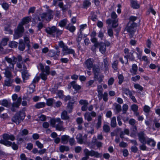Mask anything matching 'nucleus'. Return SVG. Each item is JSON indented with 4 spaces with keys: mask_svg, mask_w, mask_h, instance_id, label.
<instances>
[{
    "mask_svg": "<svg viewBox=\"0 0 160 160\" xmlns=\"http://www.w3.org/2000/svg\"><path fill=\"white\" fill-rule=\"evenodd\" d=\"M145 136V134L143 132H141L138 134L139 140L142 144L140 146V148L143 151L146 150V149L147 147L145 145L146 144L152 147H155L156 144V142L153 139L148 138V140H146Z\"/></svg>",
    "mask_w": 160,
    "mask_h": 160,
    "instance_id": "obj_1",
    "label": "nucleus"
},
{
    "mask_svg": "<svg viewBox=\"0 0 160 160\" xmlns=\"http://www.w3.org/2000/svg\"><path fill=\"white\" fill-rule=\"evenodd\" d=\"M30 18L29 17H27L23 19L21 23L18 25L17 29L15 31L14 34V39H18L22 36V34L24 32V28L23 26L28 23L30 21Z\"/></svg>",
    "mask_w": 160,
    "mask_h": 160,
    "instance_id": "obj_2",
    "label": "nucleus"
},
{
    "mask_svg": "<svg viewBox=\"0 0 160 160\" xmlns=\"http://www.w3.org/2000/svg\"><path fill=\"white\" fill-rule=\"evenodd\" d=\"M7 140H6L5 146L7 147L12 146V149L14 150H17L18 148V145L14 142H11L8 141L9 140L13 141L15 139V136L12 134H8Z\"/></svg>",
    "mask_w": 160,
    "mask_h": 160,
    "instance_id": "obj_3",
    "label": "nucleus"
},
{
    "mask_svg": "<svg viewBox=\"0 0 160 160\" xmlns=\"http://www.w3.org/2000/svg\"><path fill=\"white\" fill-rule=\"evenodd\" d=\"M45 31L48 34L51 35H53L54 33H56L57 36L61 35L63 32L62 30L59 29L55 26L47 27L45 29Z\"/></svg>",
    "mask_w": 160,
    "mask_h": 160,
    "instance_id": "obj_4",
    "label": "nucleus"
},
{
    "mask_svg": "<svg viewBox=\"0 0 160 160\" xmlns=\"http://www.w3.org/2000/svg\"><path fill=\"white\" fill-rule=\"evenodd\" d=\"M111 17L112 19H108L106 21L107 24L110 25L112 24V26L113 28H115L117 27L118 25V21L117 19V15L115 12H113L111 14Z\"/></svg>",
    "mask_w": 160,
    "mask_h": 160,
    "instance_id": "obj_5",
    "label": "nucleus"
},
{
    "mask_svg": "<svg viewBox=\"0 0 160 160\" xmlns=\"http://www.w3.org/2000/svg\"><path fill=\"white\" fill-rule=\"evenodd\" d=\"M25 116L21 112H17L12 118V121L17 124H19L24 118Z\"/></svg>",
    "mask_w": 160,
    "mask_h": 160,
    "instance_id": "obj_6",
    "label": "nucleus"
},
{
    "mask_svg": "<svg viewBox=\"0 0 160 160\" xmlns=\"http://www.w3.org/2000/svg\"><path fill=\"white\" fill-rule=\"evenodd\" d=\"M30 42V41H19L18 49L21 51H23L25 47L27 46L28 47L27 50H29L31 47Z\"/></svg>",
    "mask_w": 160,
    "mask_h": 160,
    "instance_id": "obj_7",
    "label": "nucleus"
},
{
    "mask_svg": "<svg viewBox=\"0 0 160 160\" xmlns=\"http://www.w3.org/2000/svg\"><path fill=\"white\" fill-rule=\"evenodd\" d=\"M137 26V24L132 22H129L128 24L127 27L128 31L130 32V37H132L133 33L135 30V28Z\"/></svg>",
    "mask_w": 160,
    "mask_h": 160,
    "instance_id": "obj_8",
    "label": "nucleus"
},
{
    "mask_svg": "<svg viewBox=\"0 0 160 160\" xmlns=\"http://www.w3.org/2000/svg\"><path fill=\"white\" fill-rule=\"evenodd\" d=\"M93 59L90 58H88L85 62L87 68L90 70L93 66Z\"/></svg>",
    "mask_w": 160,
    "mask_h": 160,
    "instance_id": "obj_9",
    "label": "nucleus"
},
{
    "mask_svg": "<svg viewBox=\"0 0 160 160\" xmlns=\"http://www.w3.org/2000/svg\"><path fill=\"white\" fill-rule=\"evenodd\" d=\"M99 45H98V48L99 52L102 54H105L106 51V45L103 43H99Z\"/></svg>",
    "mask_w": 160,
    "mask_h": 160,
    "instance_id": "obj_10",
    "label": "nucleus"
},
{
    "mask_svg": "<svg viewBox=\"0 0 160 160\" xmlns=\"http://www.w3.org/2000/svg\"><path fill=\"white\" fill-rule=\"evenodd\" d=\"M74 103V102H71L70 101H69L67 104V108L68 112L69 113H71L72 111Z\"/></svg>",
    "mask_w": 160,
    "mask_h": 160,
    "instance_id": "obj_11",
    "label": "nucleus"
},
{
    "mask_svg": "<svg viewBox=\"0 0 160 160\" xmlns=\"http://www.w3.org/2000/svg\"><path fill=\"white\" fill-rule=\"evenodd\" d=\"M125 94L127 95L128 93L126 92H128V95L129 96L130 98L132 100L133 102L136 103L137 102V100L135 97L132 95V92L131 91L129 90V89L126 88L125 89Z\"/></svg>",
    "mask_w": 160,
    "mask_h": 160,
    "instance_id": "obj_12",
    "label": "nucleus"
},
{
    "mask_svg": "<svg viewBox=\"0 0 160 160\" xmlns=\"http://www.w3.org/2000/svg\"><path fill=\"white\" fill-rule=\"evenodd\" d=\"M70 84L73 88L76 91H78L81 88V87L79 85L76 84V82L75 81H72L71 82Z\"/></svg>",
    "mask_w": 160,
    "mask_h": 160,
    "instance_id": "obj_13",
    "label": "nucleus"
},
{
    "mask_svg": "<svg viewBox=\"0 0 160 160\" xmlns=\"http://www.w3.org/2000/svg\"><path fill=\"white\" fill-rule=\"evenodd\" d=\"M90 156L91 157L94 156L96 158H101L102 156V153H99L97 151L93 150L90 151Z\"/></svg>",
    "mask_w": 160,
    "mask_h": 160,
    "instance_id": "obj_14",
    "label": "nucleus"
},
{
    "mask_svg": "<svg viewBox=\"0 0 160 160\" xmlns=\"http://www.w3.org/2000/svg\"><path fill=\"white\" fill-rule=\"evenodd\" d=\"M138 70V67L136 64L134 63L132 65L131 69L130 70V72L132 73L133 75L137 74V72Z\"/></svg>",
    "mask_w": 160,
    "mask_h": 160,
    "instance_id": "obj_15",
    "label": "nucleus"
},
{
    "mask_svg": "<svg viewBox=\"0 0 160 160\" xmlns=\"http://www.w3.org/2000/svg\"><path fill=\"white\" fill-rule=\"evenodd\" d=\"M94 44L91 48V50L94 52L96 51V48H98V45H99L98 41H91Z\"/></svg>",
    "mask_w": 160,
    "mask_h": 160,
    "instance_id": "obj_16",
    "label": "nucleus"
},
{
    "mask_svg": "<svg viewBox=\"0 0 160 160\" xmlns=\"http://www.w3.org/2000/svg\"><path fill=\"white\" fill-rule=\"evenodd\" d=\"M29 74L27 71H24L22 73V76L23 82H26V80H28L29 79Z\"/></svg>",
    "mask_w": 160,
    "mask_h": 160,
    "instance_id": "obj_17",
    "label": "nucleus"
},
{
    "mask_svg": "<svg viewBox=\"0 0 160 160\" xmlns=\"http://www.w3.org/2000/svg\"><path fill=\"white\" fill-rule=\"evenodd\" d=\"M133 53L134 52H130L129 53V54H127L124 57L127 60V62H128V59H129L131 61H134L135 60V57L133 55Z\"/></svg>",
    "mask_w": 160,
    "mask_h": 160,
    "instance_id": "obj_18",
    "label": "nucleus"
},
{
    "mask_svg": "<svg viewBox=\"0 0 160 160\" xmlns=\"http://www.w3.org/2000/svg\"><path fill=\"white\" fill-rule=\"evenodd\" d=\"M61 118L62 120H67L69 119V116L68 115L67 112L66 110L63 111L61 114Z\"/></svg>",
    "mask_w": 160,
    "mask_h": 160,
    "instance_id": "obj_19",
    "label": "nucleus"
},
{
    "mask_svg": "<svg viewBox=\"0 0 160 160\" xmlns=\"http://www.w3.org/2000/svg\"><path fill=\"white\" fill-rule=\"evenodd\" d=\"M55 100L53 98H50L46 99V104L48 106H52Z\"/></svg>",
    "mask_w": 160,
    "mask_h": 160,
    "instance_id": "obj_20",
    "label": "nucleus"
},
{
    "mask_svg": "<svg viewBox=\"0 0 160 160\" xmlns=\"http://www.w3.org/2000/svg\"><path fill=\"white\" fill-rule=\"evenodd\" d=\"M131 4L132 7L134 9H138L139 8L140 5L136 1L132 0L131 1Z\"/></svg>",
    "mask_w": 160,
    "mask_h": 160,
    "instance_id": "obj_21",
    "label": "nucleus"
},
{
    "mask_svg": "<svg viewBox=\"0 0 160 160\" xmlns=\"http://www.w3.org/2000/svg\"><path fill=\"white\" fill-rule=\"evenodd\" d=\"M70 137L67 135H63L61 137L62 142L63 143H66L69 141Z\"/></svg>",
    "mask_w": 160,
    "mask_h": 160,
    "instance_id": "obj_22",
    "label": "nucleus"
},
{
    "mask_svg": "<svg viewBox=\"0 0 160 160\" xmlns=\"http://www.w3.org/2000/svg\"><path fill=\"white\" fill-rule=\"evenodd\" d=\"M69 150V147L68 146L61 145L59 147V150L61 152H63L65 151H68Z\"/></svg>",
    "mask_w": 160,
    "mask_h": 160,
    "instance_id": "obj_23",
    "label": "nucleus"
},
{
    "mask_svg": "<svg viewBox=\"0 0 160 160\" xmlns=\"http://www.w3.org/2000/svg\"><path fill=\"white\" fill-rule=\"evenodd\" d=\"M91 5L90 2L88 0H84L83 2L82 8L86 9L89 7Z\"/></svg>",
    "mask_w": 160,
    "mask_h": 160,
    "instance_id": "obj_24",
    "label": "nucleus"
},
{
    "mask_svg": "<svg viewBox=\"0 0 160 160\" xmlns=\"http://www.w3.org/2000/svg\"><path fill=\"white\" fill-rule=\"evenodd\" d=\"M76 139L78 142L80 144H82L83 142V138L82 134L79 133L78 135L76 137Z\"/></svg>",
    "mask_w": 160,
    "mask_h": 160,
    "instance_id": "obj_25",
    "label": "nucleus"
},
{
    "mask_svg": "<svg viewBox=\"0 0 160 160\" xmlns=\"http://www.w3.org/2000/svg\"><path fill=\"white\" fill-rule=\"evenodd\" d=\"M46 103L44 102H40L37 103L35 105V107L37 109H39L45 107Z\"/></svg>",
    "mask_w": 160,
    "mask_h": 160,
    "instance_id": "obj_26",
    "label": "nucleus"
},
{
    "mask_svg": "<svg viewBox=\"0 0 160 160\" xmlns=\"http://www.w3.org/2000/svg\"><path fill=\"white\" fill-rule=\"evenodd\" d=\"M66 28L72 32H74L76 29L75 27L70 23L66 26Z\"/></svg>",
    "mask_w": 160,
    "mask_h": 160,
    "instance_id": "obj_27",
    "label": "nucleus"
},
{
    "mask_svg": "<svg viewBox=\"0 0 160 160\" xmlns=\"http://www.w3.org/2000/svg\"><path fill=\"white\" fill-rule=\"evenodd\" d=\"M8 133H4L2 135V137L3 139L0 140V143L5 145L6 140H7Z\"/></svg>",
    "mask_w": 160,
    "mask_h": 160,
    "instance_id": "obj_28",
    "label": "nucleus"
},
{
    "mask_svg": "<svg viewBox=\"0 0 160 160\" xmlns=\"http://www.w3.org/2000/svg\"><path fill=\"white\" fill-rule=\"evenodd\" d=\"M18 43L14 41H11L9 44V46L12 48H16L17 47Z\"/></svg>",
    "mask_w": 160,
    "mask_h": 160,
    "instance_id": "obj_29",
    "label": "nucleus"
},
{
    "mask_svg": "<svg viewBox=\"0 0 160 160\" xmlns=\"http://www.w3.org/2000/svg\"><path fill=\"white\" fill-rule=\"evenodd\" d=\"M46 13H43L40 15V16L38 17V21H44L46 20Z\"/></svg>",
    "mask_w": 160,
    "mask_h": 160,
    "instance_id": "obj_30",
    "label": "nucleus"
},
{
    "mask_svg": "<svg viewBox=\"0 0 160 160\" xmlns=\"http://www.w3.org/2000/svg\"><path fill=\"white\" fill-rule=\"evenodd\" d=\"M63 91L62 90H59L57 92V95L58 98L62 99H63L65 96L63 94Z\"/></svg>",
    "mask_w": 160,
    "mask_h": 160,
    "instance_id": "obj_31",
    "label": "nucleus"
},
{
    "mask_svg": "<svg viewBox=\"0 0 160 160\" xmlns=\"http://www.w3.org/2000/svg\"><path fill=\"white\" fill-rule=\"evenodd\" d=\"M85 119L88 122L91 121L92 120V118L89 114V112H86L84 115Z\"/></svg>",
    "mask_w": 160,
    "mask_h": 160,
    "instance_id": "obj_32",
    "label": "nucleus"
},
{
    "mask_svg": "<svg viewBox=\"0 0 160 160\" xmlns=\"http://www.w3.org/2000/svg\"><path fill=\"white\" fill-rule=\"evenodd\" d=\"M46 21H49L51 19L53 18V16L50 12L46 13Z\"/></svg>",
    "mask_w": 160,
    "mask_h": 160,
    "instance_id": "obj_33",
    "label": "nucleus"
},
{
    "mask_svg": "<svg viewBox=\"0 0 160 160\" xmlns=\"http://www.w3.org/2000/svg\"><path fill=\"white\" fill-rule=\"evenodd\" d=\"M69 54H72L73 56H74L76 55V53L74 50L72 49L68 48L64 53V54L65 55Z\"/></svg>",
    "mask_w": 160,
    "mask_h": 160,
    "instance_id": "obj_34",
    "label": "nucleus"
},
{
    "mask_svg": "<svg viewBox=\"0 0 160 160\" xmlns=\"http://www.w3.org/2000/svg\"><path fill=\"white\" fill-rule=\"evenodd\" d=\"M118 84L119 85H121L124 81V77L122 74H119L118 76Z\"/></svg>",
    "mask_w": 160,
    "mask_h": 160,
    "instance_id": "obj_35",
    "label": "nucleus"
},
{
    "mask_svg": "<svg viewBox=\"0 0 160 160\" xmlns=\"http://www.w3.org/2000/svg\"><path fill=\"white\" fill-rule=\"evenodd\" d=\"M111 126L112 128H115L116 126V119L115 117H113L111 120Z\"/></svg>",
    "mask_w": 160,
    "mask_h": 160,
    "instance_id": "obj_36",
    "label": "nucleus"
},
{
    "mask_svg": "<svg viewBox=\"0 0 160 160\" xmlns=\"http://www.w3.org/2000/svg\"><path fill=\"white\" fill-rule=\"evenodd\" d=\"M67 23V20L66 19H63L59 23L58 25L61 27L65 26Z\"/></svg>",
    "mask_w": 160,
    "mask_h": 160,
    "instance_id": "obj_37",
    "label": "nucleus"
},
{
    "mask_svg": "<svg viewBox=\"0 0 160 160\" xmlns=\"http://www.w3.org/2000/svg\"><path fill=\"white\" fill-rule=\"evenodd\" d=\"M118 62L117 61H115L112 64V67L115 71H117L118 69Z\"/></svg>",
    "mask_w": 160,
    "mask_h": 160,
    "instance_id": "obj_38",
    "label": "nucleus"
},
{
    "mask_svg": "<svg viewBox=\"0 0 160 160\" xmlns=\"http://www.w3.org/2000/svg\"><path fill=\"white\" fill-rule=\"evenodd\" d=\"M128 108V105L126 104H124L122 106V114H126Z\"/></svg>",
    "mask_w": 160,
    "mask_h": 160,
    "instance_id": "obj_39",
    "label": "nucleus"
},
{
    "mask_svg": "<svg viewBox=\"0 0 160 160\" xmlns=\"http://www.w3.org/2000/svg\"><path fill=\"white\" fill-rule=\"evenodd\" d=\"M94 82V80H90L86 83V86L87 87H93L94 86H92V85L93 84Z\"/></svg>",
    "mask_w": 160,
    "mask_h": 160,
    "instance_id": "obj_40",
    "label": "nucleus"
},
{
    "mask_svg": "<svg viewBox=\"0 0 160 160\" xmlns=\"http://www.w3.org/2000/svg\"><path fill=\"white\" fill-rule=\"evenodd\" d=\"M134 87L136 89H138L140 91H142L143 89V87L138 83L135 84L134 85Z\"/></svg>",
    "mask_w": 160,
    "mask_h": 160,
    "instance_id": "obj_41",
    "label": "nucleus"
},
{
    "mask_svg": "<svg viewBox=\"0 0 160 160\" xmlns=\"http://www.w3.org/2000/svg\"><path fill=\"white\" fill-rule=\"evenodd\" d=\"M131 110L134 112H135L137 111L138 109V106L135 104H133L131 106Z\"/></svg>",
    "mask_w": 160,
    "mask_h": 160,
    "instance_id": "obj_42",
    "label": "nucleus"
},
{
    "mask_svg": "<svg viewBox=\"0 0 160 160\" xmlns=\"http://www.w3.org/2000/svg\"><path fill=\"white\" fill-rule=\"evenodd\" d=\"M103 129L105 132H108L110 131V127L108 125L104 124L103 126Z\"/></svg>",
    "mask_w": 160,
    "mask_h": 160,
    "instance_id": "obj_43",
    "label": "nucleus"
},
{
    "mask_svg": "<svg viewBox=\"0 0 160 160\" xmlns=\"http://www.w3.org/2000/svg\"><path fill=\"white\" fill-rule=\"evenodd\" d=\"M2 6L3 8L6 10H8L9 7V4L6 2H3L2 4Z\"/></svg>",
    "mask_w": 160,
    "mask_h": 160,
    "instance_id": "obj_44",
    "label": "nucleus"
},
{
    "mask_svg": "<svg viewBox=\"0 0 160 160\" xmlns=\"http://www.w3.org/2000/svg\"><path fill=\"white\" fill-rule=\"evenodd\" d=\"M79 103L80 104L82 105H88V103L87 100L84 99H81L79 101Z\"/></svg>",
    "mask_w": 160,
    "mask_h": 160,
    "instance_id": "obj_45",
    "label": "nucleus"
},
{
    "mask_svg": "<svg viewBox=\"0 0 160 160\" xmlns=\"http://www.w3.org/2000/svg\"><path fill=\"white\" fill-rule=\"evenodd\" d=\"M143 110L145 112L148 113L150 111V108L148 106L145 105L143 107Z\"/></svg>",
    "mask_w": 160,
    "mask_h": 160,
    "instance_id": "obj_46",
    "label": "nucleus"
},
{
    "mask_svg": "<svg viewBox=\"0 0 160 160\" xmlns=\"http://www.w3.org/2000/svg\"><path fill=\"white\" fill-rule=\"evenodd\" d=\"M128 123L132 126L135 125L136 121L134 119L132 118H130L128 121Z\"/></svg>",
    "mask_w": 160,
    "mask_h": 160,
    "instance_id": "obj_47",
    "label": "nucleus"
},
{
    "mask_svg": "<svg viewBox=\"0 0 160 160\" xmlns=\"http://www.w3.org/2000/svg\"><path fill=\"white\" fill-rule=\"evenodd\" d=\"M40 78H41L43 81H45L47 79V76L44 72H42L40 73Z\"/></svg>",
    "mask_w": 160,
    "mask_h": 160,
    "instance_id": "obj_48",
    "label": "nucleus"
},
{
    "mask_svg": "<svg viewBox=\"0 0 160 160\" xmlns=\"http://www.w3.org/2000/svg\"><path fill=\"white\" fill-rule=\"evenodd\" d=\"M114 79L113 77H111L108 80V86L112 85L114 83Z\"/></svg>",
    "mask_w": 160,
    "mask_h": 160,
    "instance_id": "obj_49",
    "label": "nucleus"
},
{
    "mask_svg": "<svg viewBox=\"0 0 160 160\" xmlns=\"http://www.w3.org/2000/svg\"><path fill=\"white\" fill-rule=\"evenodd\" d=\"M20 104H19L17 102H13V103L12 104V111H14V110H13V108H18L20 106Z\"/></svg>",
    "mask_w": 160,
    "mask_h": 160,
    "instance_id": "obj_50",
    "label": "nucleus"
},
{
    "mask_svg": "<svg viewBox=\"0 0 160 160\" xmlns=\"http://www.w3.org/2000/svg\"><path fill=\"white\" fill-rule=\"evenodd\" d=\"M40 79V77L39 76H35L34 78L33 79L32 83H36L38 82Z\"/></svg>",
    "mask_w": 160,
    "mask_h": 160,
    "instance_id": "obj_51",
    "label": "nucleus"
},
{
    "mask_svg": "<svg viewBox=\"0 0 160 160\" xmlns=\"http://www.w3.org/2000/svg\"><path fill=\"white\" fill-rule=\"evenodd\" d=\"M115 109L118 113H119L121 110V106L119 104H117L115 106Z\"/></svg>",
    "mask_w": 160,
    "mask_h": 160,
    "instance_id": "obj_52",
    "label": "nucleus"
},
{
    "mask_svg": "<svg viewBox=\"0 0 160 160\" xmlns=\"http://www.w3.org/2000/svg\"><path fill=\"white\" fill-rule=\"evenodd\" d=\"M103 99L105 102H107L108 100V94L106 92H104L103 95Z\"/></svg>",
    "mask_w": 160,
    "mask_h": 160,
    "instance_id": "obj_53",
    "label": "nucleus"
},
{
    "mask_svg": "<svg viewBox=\"0 0 160 160\" xmlns=\"http://www.w3.org/2000/svg\"><path fill=\"white\" fill-rule=\"evenodd\" d=\"M8 102L7 100L3 99L1 105L5 107H7L8 106Z\"/></svg>",
    "mask_w": 160,
    "mask_h": 160,
    "instance_id": "obj_54",
    "label": "nucleus"
},
{
    "mask_svg": "<svg viewBox=\"0 0 160 160\" xmlns=\"http://www.w3.org/2000/svg\"><path fill=\"white\" fill-rule=\"evenodd\" d=\"M68 141L71 146H72L75 144V140L74 138H69Z\"/></svg>",
    "mask_w": 160,
    "mask_h": 160,
    "instance_id": "obj_55",
    "label": "nucleus"
},
{
    "mask_svg": "<svg viewBox=\"0 0 160 160\" xmlns=\"http://www.w3.org/2000/svg\"><path fill=\"white\" fill-rule=\"evenodd\" d=\"M131 150L132 152L134 153H136L137 152L138 149L136 146H132L131 147Z\"/></svg>",
    "mask_w": 160,
    "mask_h": 160,
    "instance_id": "obj_56",
    "label": "nucleus"
},
{
    "mask_svg": "<svg viewBox=\"0 0 160 160\" xmlns=\"http://www.w3.org/2000/svg\"><path fill=\"white\" fill-rule=\"evenodd\" d=\"M140 78V76L139 75H136L134 77H133L131 78V80L133 81L136 82L137 80H139Z\"/></svg>",
    "mask_w": 160,
    "mask_h": 160,
    "instance_id": "obj_57",
    "label": "nucleus"
},
{
    "mask_svg": "<svg viewBox=\"0 0 160 160\" xmlns=\"http://www.w3.org/2000/svg\"><path fill=\"white\" fill-rule=\"evenodd\" d=\"M76 122L78 124H81L83 122V119L81 117H78L77 118Z\"/></svg>",
    "mask_w": 160,
    "mask_h": 160,
    "instance_id": "obj_58",
    "label": "nucleus"
},
{
    "mask_svg": "<svg viewBox=\"0 0 160 160\" xmlns=\"http://www.w3.org/2000/svg\"><path fill=\"white\" fill-rule=\"evenodd\" d=\"M36 145L39 148H42L43 147V144H42L39 141H37L36 142Z\"/></svg>",
    "mask_w": 160,
    "mask_h": 160,
    "instance_id": "obj_59",
    "label": "nucleus"
},
{
    "mask_svg": "<svg viewBox=\"0 0 160 160\" xmlns=\"http://www.w3.org/2000/svg\"><path fill=\"white\" fill-rule=\"evenodd\" d=\"M153 123L156 128H160V123L158 122L157 120H154Z\"/></svg>",
    "mask_w": 160,
    "mask_h": 160,
    "instance_id": "obj_60",
    "label": "nucleus"
},
{
    "mask_svg": "<svg viewBox=\"0 0 160 160\" xmlns=\"http://www.w3.org/2000/svg\"><path fill=\"white\" fill-rule=\"evenodd\" d=\"M33 144L31 143H28L26 147V148L28 150H31L33 148Z\"/></svg>",
    "mask_w": 160,
    "mask_h": 160,
    "instance_id": "obj_61",
    "label": "nucleus"
},
{
    "mask_svg": "<svg viewBox=\"0 0 160 160\" xmlns=\"http://www.w3.org/2000/svg\"><path fill=\"white\" fill-rule=\"evenodd\" d=\"M5 30L7 32V33L10 34H12L13 32V31L9 27H6L5 28Z\"/></svg>",
    "mask_w": 160,
    "mask_h": 160,
    "instance_id": "obj_62",
    "label": "nucleus"
},
{
    "mask_svg": "<svg viewBox=\"0 0 160 160\" xmlns=\"http://www.w3.org/2000/svg\"><path fill=\"white\" fill-rule=\"evenodd\" d=\"M55 119L52 118L50 120V124L52 127H55Z\"/></svg>",
    "mask_w": 160,
    "mask_h": 160,
    "instance_id": "obj_63",
    "label": "nucleus"
},
{
    "mask_svg": "<svg viewBox=\"0 0 160 160\" xmlns=\"http://www.w3.org/2000/svg\"><path fill=\"white\" fill-rule=\"evenodd\" d=\"M20 158L21 160H27V158L24 153H22L20 156Z\"/></svg>",
    "mask_w": 160,
    "mask_h": 160,
    "instance_id": "obj_64",
    "label": "nucleus"
}]
</instances>
